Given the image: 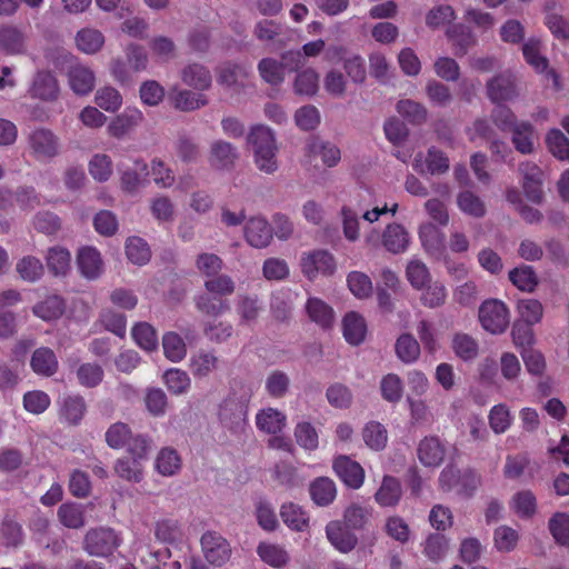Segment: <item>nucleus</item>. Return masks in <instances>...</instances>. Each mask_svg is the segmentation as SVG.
Here are the masks:
<instances>
[{"mask_svg":"<svg viewBox=\"0 0 569 569\" xmlns=\"http://www.w3.org/2000/svg\"><path fill=\"white\" fill-rule=\"evenodd\" d=\"M247 143L252 151L256 168L264 174H273L279 169L278 146L274 131L264 124L250 128Z\"/></svg>","mask_w":569,"mask_h":569,"instance_id":"f257e3e1","label":"nucleus"},{"mask_svg":"<svg viewBox=\"0 0 569 569\" xmlns=\"http://www.w3.org/2000/svg\"><path fill=\"white\" fill-rule=\"evenodd\" d=\"M52 64L66 70L68 84L77 96H88L96 86V73L87 64L80 62L71 52L62 50L57 53Z\"/></svg>","mask_w":569,"mask_h":569,"instance_id":"f03ea898","label":"nucleus"},{"mask_svg":"<svg viewBox=\"0 0 569 569\" xmlns=\"http://www.w3.org/2000/svg\"><path fill=\"white\" fill-rule=\"evenodd\" d=\"M253 395V388L249 383L234 382L230 392L219 406V419L229 427L241 426L248 416V406Z\"/></svg>","mask_w":569,"mask_h":569,"instance_id":"7ed1b4c3","label":"nucleus"},{"mask_svg":"<svg viewBox=\"0 0 569 569\" xmlns=\"http://www.w3.org/2000/svg\"><path fill=\"white\" fill-rule=\"evenodd\" d=\"M363 241L368 247L382 248L392 254L405 253L411 244L409 230L401 223H388L382 232L370 227L365 230Z\"/></svg>","mask_w":569,"mask_h":569,"instance_id":"20e7f679","label":"nucleus"},{"mask_svg":"<svg viewBox=\"0 0 569 569\" xmlns=\"http://www.w3.org/2000/svg\"><path fill=\"white\" fill-rule=\"evenodd\" d=\"M299 266L302 274L309 280L319 276L328 277L336 271V259L325 249H313L301 253Z\"/></svg>","mask_w":569,"mask_h":569,"instance_id":"39448f33","label":"nucleus"},{"mask_svg":"<svg viewBox=\"0 0 569 569\" xmlns=\"http://www.w3.org/2000/svg\"><path fill=\"white\" fill-rule=\"evenodd\" d=\"M478 318L481 327L492 335L506 331L510 322L509 309L498 299L485 300L479 307Z\"/></svg>","mask_w":569,"mask_h":569,"instance_id":"423d86ee","label":"nucleus"},{"mask_svg":"<svg viewBox=\"0 0 569 569\" xmlns=\"http://www.w3.org/2000/svg\"><path fill=\"white\" fill-rule=\"evenodd\" d=\"M118 170L120 188L126 193L137 194L148 183L149 166L142 159L122 161Z\"/></svg>","mask_w":569,"mask_h":569,"instance_id":"0eeeda50","label":"nucleus"},{"mask_svg":"<svg viewBox=\"0 0 569 569\" xmlns=\"http://www.w3.org/2000/svg\"><path fill=\"white\" fill-rule=\"evenodd\" d=\"M543 42L540 38L530 37L521 47L525 61L539 74H545L546 78L551 79L557 89L561 88L559 74L549 68V60L542 53Z\"/></svg>","mask_w":569,"mask_h":569,"instance_id":"6e6552de","label":"nucleus"},{"mask_svg":"<svg viewBox=\"0 0 569 569\" xmlns=\"http://www.w3.org/2000/svg\"><path fill=\"white\" fill-rule=\"evenodd\" d=\"M120 545V539L110 528H94L87 531L83 538V550L92 557H108Z\"/></svg>","mask_w":569,"mask_h":569,"instance_id":"1a4fd4ad","label":"nucleus"},{"mask_svg":"<svg viewBox=\"0 0 569 569\" xmlns=\"http://www.w3.org/2000/svg\"><path fill=\"white\" fill-rule=\"evenodd\" d=\"M0 52L7 56H27L29 37L26 31L14 24L0 26Z\"/></svg>","mask_w":569,"mask_h":569,"instance_id":"9d476101","label":"nucleus"},{"mask_svg":"<svg viewBox=\"0 0 569 569\" xmlns=\"http://www.w3.org/2000/svg\"><path fill=\"white\" fill-rule=\"evenodd\" d=\"M201 548L206 560L217 567L223 566L231 556L229 542L214 531H207L202 535Z\"/></svg>","mask_w":569,"mask_h":569,"instance_id":"9b49d317","label":"nucleus"},{"mask_svg":"<svg viewBox=\"0 0 569 569\" xmlns=\"http://www.w3.org/2000/svg\"><path fill=\"white\" fill-rule=\"evenodd\" d=\"M415 170L421 174H443L449 170L450 161L447 154L436 147L428 149L427 153H418L412 163Z\"/></svg>","mask_w":569,"mask_h":569,"instance_id":"f8f14e48","label":"nucleus"},{"mask_svg":"<svg viewBox=\"0 0 569 569\" xmlns=\"http://www.w3.org/2000/svg\"><path fill=\"white\" fill-rule=\"evenodd\" d=\"M243 236L249 246L262 249L271 243L273 229L266 218L250 217L244 223Z\"/></svg>","mask_w":569,"mask_h":569,"instance_id":"ddd939ff","label":"nucleus"},{"mask_svg":"<svg viewBox=\"0 0 569 569\" xmlns=\"http://www.w3.org/2000/svg\"><path fill=\"white\" fill-rule=\"evenodd\" d=\"M208 163L211 169L217 171L231 170L238 160L237 148L224 140H214L210 144L209 153L207 157Z\"/></svg>","mask_w":569,"mask_h":569,"instance_id":"4468645a","label":"nucleus"},{"mask_svg":"<svg viewBox=\"0 0 569 569\" xmlns=\"http://www.w3.org/2000/svg\"><path fill=\"white\" fill-rule=\"evenodd\" d=\"M76 260L80 274L87 280H96L104 271L102 256L100 251L92 246L80 248L77 252Z\"/></svg>","mask_w":569,"mask_h":569,"instance_id":"2eb2a0df","label":"nucleus"},{"mask_svg":"<svg viewBox=\"0 0 569 569\" xmlns=\"http://www.w3.org/2000/svg\"><path fill=\"white\" fill-rule=\"evenodd\" d=\"M519 172L527 199L539 203L542 199V170L536 163L526 161L519 166Z\"/></svg>","mask_w":569,"mask_h":569,"instance_id":"dca6fc26","label":"nucleus"},{"mask_svg":"<svg viewBox=\"0 0 569 569\" xmlns=\"http://www.w3.org/2000/svg\"><path fill=\"white\" fill-rule=\"evenodd\" d=\"M418 237L422 248L428 254L436 258L445 257V236L439 227L430 221L423 222L418 228Z\"/></svg>","mask_w":569,"mask_h":569,"instance_id":"f3484780","label":"nucleus"},{"mask_svg":"<svg viewBox=\"0 0 569 569\" xmlns=\"http://www.w3.org/2000/svg\"><path fill=\"white\" fill-rule=\"evenodd\" d=\"M144 117L137 107H128L120 114L114 117L108 124V133L114 138H123L139 124L142 123Z\"/></svg>","mask_w":569,"mask_h":569,"instance_id":"a211bd4d","label":"nucleus"},{"mask_svg":"<svg viewBox=\"0 0 569 569\" xmlns=\"http://www.w3.org/2000/svg\"><path fill=\"white\" fill-rule=\"evenodd\" d=\"M333 470L342 482L352 489H359L365 480V470L357 461L340 456L333 461Z\"/></svg>","mask_w":569,"mask_h":569,"instance_id":"6ab92c4d","label":"nucleus"},{"mask_svg":"<svg viewBox=\"0 0 569 569\" xmlns=\"http://www.w3.org/2000/svg\"><path fill=\"white\" fill-rule=\"evenodd\" d=\"M307 151L311 161L319 158L327 168L336 167L341 159L340 149L336 144L320 138H312L307 144Z\"/></svg>","mask_w":569,"mask_h":569,"instance_id":"aec40b11","label":"nucleus"},{"mask_svg":"<svg viewBox=\"0 0 569 569\" xmlns=\"http://www.w3.org/2000/svg\"><path fill=\"white\" fill-rule=\"evenodd\" d=\"M106 44V36L97 28L84 27L76 32L74 46L78 51L94 56L99 53Z\"/></svg>","mask_w":569,"mask_h":569,"instance_id":"412c9836","label":"nucleus"},{"mask_svg":"<svg viewBox=\"0 0 569 569\" xmlns=\"http://www.w3.org/2000/svg\"><path fill=\"white\" fill-rule=\"evenodd\" d=\"M59 83L56 77L48 71H39L30 87V96L43 101H53L59 96Z\"/></svg>","mask_w":569,"mask_h":569,"instance_id":"4be33fe9","label":"nucleus"},{"mask_svg":"<svg viewBox=\"0 0 569 569\" xmlns=\"http://www.w3.org/2000/svg\"><path fill=\"white\" fill-rule=\"evenodd\" d=\"M511 141L515 149L522 154H530L535 151L537 133L533 126L528 121H521L511 130Z\"/></svg>","mask_w":569,"mask_h":569,"instance_id":"5701e85b","label":"nucleus"},{"mask_svg":"<svg viewBox=\"0 0 569 569\" xmlns=\"http://www.w3.org/2000/svg\"><path fill=\"white\" fill-rule=\"evenodd\" d=\"M30 146L34 156L39 159H49L58 153V140L49 130L33 131L30 136Z\"/></svg>","mask_w":569,"mask_h":569,"instance_id":"b1692460","label":"nucleus"},{"mask_svg":"<svg viewBox=\"0 0 569 569\" xmlns=\"http://www.w3.org/2000/svg\"><path fill=\"white\" fill-rule=\"evenodd\" d=\"M257 553L266 565L276 569L284 568L291 560L284 546L273 542H260L257 547Z\"/></svg>","mask_w":569,"mask_h":569,"instance_id":"393cba45","label":"nucleus"},{"mask_svg":"<svg viewBox=\"0 0 569 569\" xmlns=\"http://www.w3.org/2000/svg\"><path fill=\"white\" fill-rule=\"evenodd\" d=\"M46 263L54 277H66L71 270V253L62 246H53L47 250Z\"/></svg>","mask_w":569,"mask_h":569,"instance_id":"a878e982","label":"nucleus"},{"mask_svg":"<svg viewBox=\"0 0 569 569\" xmlns=\"http://www.w3.org/2000/svg\"><path fill=\"white\" fill-rule=\"evenodd\" d=\"M342 333L346 341L350 345L358 346L363 342L367 335L365 318L356 311L346 313L342 319Z\"/></svg>","mask_w":569,"mask_h":569,"instance_id":"bb28decb","label":"nucleus"},{"mask_svg":"<svg viewBox=\"0 0 569 569\" xmlns=\"http://www.w3.org/2000/svg\"><path fill=\"white\" fill-rule=\"evenodd\" d=\"M309 319L322 329H329L335 323V311L323 300L311 297L306 302Z\"/></svg>","mask_w":569,"mask_h":569,"instance_id":"cd10ccee","label":"nucleus"},{"mask_svg":"<svg viewBox=\"0 0 569 569\" xmlns=\"http://www.w3.org/2000/svg\"><path fill=\"white\" fill-rule=\"evenodd\" d=\"M445 455L446 449L437 437H426L419 443L418 457L425 466H439L443 461Z\"/></svg>","mask_w":569,"mask_h":569,"instance_id":"c85d7f7f","label":"nucleus"},{"mask_svg":"<svg viewBox=\"0 0 569 569\" xmlns=\"http://www.w3.org/2000/svg\"><path fill=\"white\" fill-rule=\"evenodd\" d=\"M173 107L181 111H193L208 103L206 96L187 89L173 88L170 93Z\"/></svg>","mask_w":569,"mask_h":569,"instance_id":"c756f323","label":"nucleus"},{"mask_svg":"<svg viewBox=\"0 0 569 569\" xmlns=\"http://www.w3.org/2000/svg\"><path fill=\"white\" fill-rule=\"evenodd\" d=\"M181 80L184 86L193 88L198 91L209 89L212 81L210 71L206 67L198 63L186 66L181 70Z\"/></svg>","mask_w":569,"mask_h":569,"instance_id":"7c9ffc66","label":"nucleus"},{"mask_svg":"<svg viewBox=\"0 0 569 569\" xmlns=\"http://www.w3.org/2000/svg\"><path fill=\"white\" fill-rule=\"evenodd\" d=\"M312 501L320 507L329 506L337 496V487L333 480L328 477L315 479L309 487Z\"/></svg>","mask_w":569,"mask_h":569,"instance_id":"2f4dec72","label":"nucleus"},{"mask_svg":"<svg viewBox=\"0 0 569 569\" xmlns=\"http://www.w3.org/2000/svg\"><path fill=\"white\" fill-rule=\"evenodd\" d=\"M326 535L331 545L341 552L351 551L358 541L357 537L346 530L338 521H330L327 525Z\"/></svg>","mask_w":569,"mask_h":569,"instance_id":"473e14b6","label":"nucleus"},{"mask_svg":"<svg viewBox=\"0 0 569 569\" xmlns=\"http://www.w3.org/2000/svg\"><path fill=\"white\" fill-rule=\"evenodd\" d=\"M292 70L281 57V61L273 58H264L258 64L261 78L269 84L277 86L284 81L286 70Z\"/></svg>","mask_w":569,"mask_h":569,"instance_id":"72a5a7b5","label":"nucleus"},{"mask_svg":"<svg viewBox=\"0 0 569 569\" xmlns=\"http://www.w3.org/2000/svg\"><path fill=\"white\" fill-rule=\"evenodd\" d=\"M402 496L400 481L391 476H385L375 495V499L381 507H395Z\"/></svg>","mask_w":569,"mask_h":569,"instance_id":"f704fd0d","label":"nucleus"},{"mask_svg":"<svg viewBox=\"0 0 569 569\" xmlns=\"http://www.w3.org/2000/svg\"><path fill=\"white\" fill-rule=\"evenodd\" d=\"M325 47L326 42L322 39L310 41L305 43L301 50L283 53V60L291 69H299L305 64V58L318 57L325 50Z\"/></svg>","mask_w":569,"mask_h":569,"instance_id":"c9c22d12","label":"nucleus"},{"mask_svg":"<svg viewBox=\"0 0 569 569\" xmlns=\"http://www.w3.org/2000/svg\"><path fill=\"white\" fill-rule=\"evenodd\" d=\"M280 517L284 525L293 531L301 532L309 527V515L293 502L281 506Z\"/></svg>","mask_w":569,"mask_h":569,"instance_id":"e433bc0d","label":"nucleus"},{"mask_svg":"<svg viewBox=\"0 0 569 569\" xmlns=\"http://www.w3.org/2000/svg\"><path fill=\"white\" fill-rule=\"evenodd\" d=\"M489 99L495 103L509 101L517 96L516 88L510 78L498 76L491 79L487 84Z\"/></svg>","mask_w":569,"mask_h":569,"instance_id":"4c0bfd02","label":"nucleus"},{"mask_svg":"<svg viewBox=\"0 0 569 569\" xmlns=\"http://www.w3.org/2000/svg\"><path fill=\"white\" fill-rule=\"evenodd\" d=\"M154 468L163 477H172L181 469V457L170 447L162 448L154 460Z\"/></svg>","mask_w":569,"mask_h":569,"instance_id":"58836bf2","label":"nucleus"},{"mask_svg":"<svg viewBox=\"0 0 569 569\" xmlns=\"http://www.w3.org/2000/svg\"><path fill=\"white\" fill-rule=\"evenodd\" d=\"M341 229L345 239L349 242H357L361 238L360 216L348 204L340 209Z\"/></svg>","mask_w":569,"mask_h":569,"instance_id":"ea45409f","label":"nucleus"},{"mask_svg":"<svg viewBox=\"0 0 569 569\" xmlns=\"http://www.w3.org/2000/svg\"><path fill=\"white\" fill-rule=\"evenodd\" d=\"M286 416L273 408L260 410L256 416L257 427L269 435L281 432L286 426Z\"/></svg>","mask_w":569,"mask_h":569,"instance_id":"a19ab883","label":"nucleus"},{"mask_svg":"<svg viewBox=\"0 0 569 569\" xmlns=\"http://www.w3.org/2000/svg\"><path fill=\"white\" fill-rule=\"evenodd\" d=\"M319 89V73L312 67L299 70L293 81V90L297 94L313 96Z\"/></svg>","mask_w":569,"mask_h":569,"instance_id":"79ce46f5","label":"nucleus"},{"mask_svg":"<svg viewBox=\"0 0 569 569\" xmlns=\"http://www.w3.org/2000/svg\"><path fill=\"white\" fill-rule=\"evenodd\" d=\"M86 402L80 396H68L63 398L60 409V417L69 425H78L86 413Z\"/></svg>","mask_w":569,"mask_h":569,"instance_id":"37998d69","label":"nucleus"},{"mask_svg":"<svg viewBox=\"0 0 569 569\" xmlns=\"http://www.w3.org/2000/svg\"><path fill=\"white\" fill-rule=\"evenodd\" d=\"M406 278L415 290H422L430 281L431 274L423 261L412 258L406 267Z\"/></svg>","mask_w":569,"mask_h":569,"instance_id":"c03bdc74","label":"nucleus"},{"mask_svg":"<svg viewBox=\"0 0 569 569\" xmlns=\"http://www.w3.org/2000/svg\"><path fill=\"white\" fill-rule=\"evenodd\" d=\"M66 309L64 300L52 295L33 307V313L42 320L50 321L60 318Z\"/></svg>","mask_w":569,"mask_h":569,"instance_id":"a18cd8bd","label":"nucleus"},{"mask_svg":"<svg viewBox=\"0 0 569 569\" xmlns=\"http://www.w3.org/2000/svg\"><path fill=\"white\" fill-rule=\"evenodd\" d=\"M236 311L240 318V323L252 325L262 311V303L254 296H241L237 301Z\"/></svg>","mask_w":569,"mask_h":569,"instance_id":"49530a36","label":"nucleus"},{"mask_svg":"<svg viewBox=\"0 0 569 569\" xmlns=\"http://www.w3.org/2000/svg\"><path fill=\"white\" fill-rule=\"evenodd\" d=\"M133 341L146 352H152L158 346L156 329L148 322H138L131 329Z\"/></svg>","mask_w":569,"mask_h":569,"instance_id":"de8ad7c7","label":"nucleus"},{"mask_svg":"<svg viewBox=\"0 0 569 569\" xmlns=\"http://www.w3.org/2000/svg\"><path fill=\"white\" fill-rule=\"evenodd\" d=\"M423 555L432 562L442 560L449 550V540L445 535L430 533L422 543Z\"/></svg>","mask_w":569,"mask_h":569,"instance_id":"09e8293b","label":"nucleus"},{"mask_svg":"<svg viewBox=\"0 0 569 569\" xmlns=\"http://www.w3.org/2000/svg\"><path fill=\"white\" fill-rule=\"evenodd\" d=\"M126 256L128 260L137 266H144L151 259V250L140 237H129L126 241Z\"/></svg>","mask_w":569,"mask_h":569,"instance_id":"8fccbe9b","label":"nucleus"},{"mask_svg":"<svg viewBox=\"0 0 569 569\" xmlns=\"http://www.w3.org/2000/svg\"><path fill=\"white\" fill-rule=\"evenodd\" d=\"M94 102L100 109L114 113L122 107L123 98L118 89L103 86L96 91Z\"/></svg>","mask_w":569,"mask_h":569,"instance_id":"3c124183","label":"nucleus"},{"mask_svg":"<svg viewBox=\"0 0 569 569\" xmlns=\"http://www.w3.org/2000/svg\"><path fill=\"white\" fill-rule=\"evenodd\" d=\"M457 206L462 213L473 218H481L486 213L483 200L469 190L458 193Z\"/></svg>","mask_w":569,"mask_h":569,"instance_id":"603ef678","label":"nucleus"},{"mask_svg":"<svg viewBox=\"0 0 569 569\" xmlns=\"http://www.w3.org/2000/svg\"><path fill=\"white\" fill-rule=\"evenodd\" d=\"M89 174L98 182L108 181L113 173L111 158L106 153H96L88 163Z\"/></svg>","mask_w":569,"mask_h":569,"instance_id":"864d4df0","label":"nucleus"},{"mask_svg":"<svg viewBox=\"0 0 569 569\" xmlns=\"http://www.w3.org/2000/svg\"><path fill=\"white\" fill-rule=\"evenodd\" d=\"M511 509L520 518H531L537 510V500L530 490H521L512 496Z\"/></svg>","mask_w":569,"mask_h":569,"instance_id":"5fc2aeb1","label":"nucleus"},{"mask_svg":"<svg viewBox=\"0 0 569 569\" xmlns=\"http://www.w3.org/2000/svg\"><path fill=\"white\" fill-rule=\"evenodd\" d=\"M546 144L555 158L569 161V139L559 129H550L547 132Z\"/></svg>","mask_w":569,"mask_h":569,"instance_id":"6e6d98bb","label":"nucleus"},{"mask_svg":"<svg viewBox=\"0 0 569 569\" xmlns=\"http://www.w3.org/2000/svg\"><path fill=\"white\" fill-rule=\"evenodd\" d=\"M113 470L117 476L129 482L138 483L143 478L142 466L136 459L119 458L114 462Z\"/></svg>","mask_w":569,"mask_h":569,"instance_id":"4d7b16f0","label":"nucleus"},{"mask_svg":"<svg viewBox=\"0 0 569 569\" xmlns=\"http://www.w3.org/2000/svg\"><path fill=\"white\" fill-rule=\"evenodd\" d=\"M421 291L420 301L427 308H438L446 302L447 288L440 281H430Z\"/></svg>","mask_w":569,"mask_h":569,"instance_id":"13d9d810","label":"nucleus"},{"mask_svg":"<svg viewBox=\"0 0 569 569\" xmlns=\"http://www.w3.org/2000/svg\"><path fill=\"white\" fill-rule=\"evenodd\" d=\"M348 88L347 77L338 69H329L323 77V89L333 98H342Z\"/></svg>","mask_w":569,"mask_h":569,"instance_id":"bf43d9fd","label":"nucleus"},{"mask_svg":"<svg viewBox=\"0 0 569 569\" xmlns=\"http://www.w3.org/2000/svg\"><path fill=\"white\" fill-rule=\"evenodd\" d=\"M362 437L366 445L377 451L382 450L388 440L386 428L377 421H370L365 426Z\"/></svg>","mask_w":569,"mask_h":569,"instance_id":"052dcab7","label":"nucleus"},{"mask_svg":"<svg viewBox=\"0 0 569 569\" xmlns=\"http://www.w3.org/2000/svg\"><path fill=\"white\" fill-rule=\"evenodd\" d=\"M16 270L20 278L28 282L39 280L44 271L41 260L33 256H27L19 260L17 262Z\"/></svg>","mask_w":569,"mask_h":569,"instance_id":"680f3d73","label":"nucleus"},{"mask_svg":"<svg viewBox=\"0 0 569 569\" xmlns=\"http://www.w3.org/2000/svg\"><path fill=\"white\" fill-rule=\"evenodd\" d=\"M509 280L515 287L521 291H532L537 284L538 279L533 269L529 266H521L512 269L509 272Z\"/></svg>","mask_w":569,"mask_h":569,"instance_id":"e2e57ef3","label":"nucleus"},{"mask_svg":"<svg viewBox=\"0 0 569 569\" xmlns=\"http://www.w3.org/2000/svg\"><path fill=\"white\" fill-rule=\"evenodd\" d=\"M150 212L159 223H169L174 218V204L167 196H158L150 200Z\"/></svg>","mask_w":569,"mask_h":569,"instance_id":"0e129e2a","label":"nucleus"},{"mask_svg":"<svg viewBox=\"0 0 569 569\" xmlns=\"http://www.w3.org/2000/svg\"><path fill=\"white\" fill-rule=\"evenodd\" d=\"M58 517L61 523L71 529H79L84 526L83 509L77 503H63L58 509Z\"/></svg>","mask_w":569,"mask_h":569,"instance_id":"69168bd1","label":"nucleus"},{"mask_svg":"<svg viewBox=\"0 0 569 569\" xmlns=\"http://www.w3.org/2000/svg\"><path fill=\"white\" fill-rule=\"evenodd\" d=\"M248 77V69L243 66L227 64L221 68L218 82L228 88L242 87Z\"/></svg>","mask_w":569,"mask_h":569,"instance_id":"338daca9","label":"nucleus"},{"mask_svg":"<svg viewBox=\"0 0 569 569\" xmlns=\"http://www.w3.org/2000/svg\"><path fill=\"white\" fill-rule=\"evenodd\" d=\"M348 287L352 295L359 299H365L372 293L371 279L363 272L352 271L347 278Z\"/></svg>","mask_w":569,"mask_h":569,"instance_id":"774afa93","label":"nucleus"}]
</instances>
